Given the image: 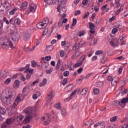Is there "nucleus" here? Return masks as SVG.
<instances>
[{
  "label": "nucleus",
  "instance_id": "f257e3e1",
  "mask_svg": "<svg viewBox=\"0 0 128 128\" xmlns=\"http://www.w3.org/2000/svg\"><path fill=\"white\" fill-rule=\"evenodd\" d=\"M16 96V94L14 91L4 90L2 93L0 100L5 104H10L14 100Z\"/></svg>",
  "mask_w": 128,
  "mask_h": 128
},
{
  "label": "nucleus",
  "instance_id": "f03ea898",
  "mask_svg": "<svg viewBox=\"0 0 128 128\" xmlns=\"http://www.w3.org/2000/svg\"><path fill=\"white\" fill-rule=\"evenodd\" d=\"M24 112L27 116H26L23 120V124H28L31 120L34 118V112H36V107H28L26 108Z\"/></svg>",
  "mask_w": 128,
  "mask_h": 128
},
{
  "label": "nucleus",
  "instance_id": "7ed1b4c3",
  "mask_svg": "<svg viewBox=\"0 0 128 128\" xmlns=\"http://www.w3.org/2000/svg\"><path fill=\"white\" fill-rule=\"evenodd\" d=\"M54 120V116L50 114H48L46 118L44 116L41 117L40 122L42 124H44V126H48V124H50V120Z\"/></svg>",
  "mask_w": 128,
  "mask_h": 128
},
{
  "label": "nucleus",
  "instance_id": "20e7f679",
  "mask_svg": "<svg viewBox=\"0 0 128 128\" xmlns=\"http://www.w3.org/2000/svg\"><path fill=\"white\" fill-rule=\"evenodd\" d=\"M14 122V118L11 116L9 118H8L4 123L2 124L1 126V128H8L12 124V122Z\"/></svg>",
  "mask_w": 128,
  "mask_h": 128
},
{
  "label": "nucleus",
  "instance_id": "39448f33",
  "mask_svg": "<svg viewBox=\"0 0 128 128\" xmlns=\"http://www.w3.org/2000/svg\"><path fill=\"white\" fill-rule=\"evenodd\" d=\"M21 102L22 99H20V94L16 97V98L15 100L13 103V105L12 106V110H14V112H16V106L18 104Z\"/></svg>",
  "mask_w": 128,
  "mask_h": 128
},
{
  "label": "nucleus",
  "instance_id": "423d86ee",
  "mask_svg": "<svg viewBox=\"0 0 128 128\" xmlns=\"http://www.w3.org/2000/svg\"><path fill=\"white\" fill-rule=\"evenodd\" d=\"M2 46H10V48H14V44L12 41L10 40V39L6 38H5L2 44Z\"/></svg>",
  "mask_w": 128,
  "mask_h": 128
},
{
  "label": "nucleus",
  "instance_id": "0eeeda50",
  "mask_svg": "<svg viewBox=\"0 0 128 128\" xmlns=\"http://www.w3.org/2000/svg\"><path fill=\"white\" fill-rule=\"evenodd\" d=\"M36 8H38V6L35 4H30L28 10H27L28 14H30V12H36Z\"/></svg>",
  "mask_w": 128,
  "mask_h": 128
},
{
  "label": "nucleus",
  "instance_id": "6e6552de",
  "mask_svg": "<svg viewBox=\"0 0 128 128\" xmlns=\"http://www.w3.org/2000/svg\"><path fill=\"white\" fill-rule=\"evenodd\" d=\"M84 58H86L85 55H84L82 56H81L79 60L80 62H78L75 64V68H79V66H80L84 64Z\"/></svg>",
  "mask_w": 128,
  "mask_h": 128
},
{
  "label": "nucleus",
  "instance_id": "1a4fd4ad",
  "mask_svg": "<svg viewBox=\"0 0 128 128\" xmlns=\"http://www.w3.org/2000/svg\"><path fill=\"white\" fill-rule=\"evenodd\" d=\"M28 94H30V88H28V86H26L22 90V96H26Z\"/></svg>",
  "mask_w": 128,
  "mask_h": 128
},
{
  "label": "nucleus",
  "instance_id": "9d476101",
  "mask_svg": "<svg viewBox=\"0 0 128 128\" xmlns=\"http://www.w3.org/2000/svg\"><path fill=\"white\" fill-rule=\"evenodd\" d=\"M46 26L44 23L42 21L36 24V27L38 28H39V30H42V28H44Z\"/></svg>",
  "mask_w": 128,
  "mask_h": 128
},
{
  "label": "nucleus",
  "instance_id": "9b49d317",
  "mask_svg": "<svg viewBox=\"0 0 128 128\" xmlns=\"http://www.w3.org/2000/svg\"><path fill=\"white\" fill-rule=\"evenodd\" d=\"M89 26L90 28V32L91 34H94L96 32V31L94 30V29L96 28V26H94V23L92 22H89Z\"/></svg>",
  "mask_w": 128,
  "mask_h": 128
},
{
  "label": "nucleus",
  "instance_id": "f8f14e48",
  "mask_svg": "<svg viewBox=\"0 0 128 128\" xmlns=\"http://www.w3.org/2000/svg\"><path fill=\"white\" fill-rule=\"evenodd\" d=\"M54 96H56V94H54V90H51L49 92V94H48V98L50 100H52V98H54Z\"/></svg>",
  "mask_w": 128,
  "mask_h": 128
},
{
  "label": "nucleus",
  "instance_id": "ddd939ff",
  "mask_svg": "<svg viewBox=\"0 0 128 128\" xmlns=\"http://www.w3.org/2000/svg\"><path fill=\"white\" fill-rule=\"evenodd\" d=\"M120 80V79L118 78V77H114L112 78V82H111L112 86H116L118 84V81Z\"/></svg>",
  "mask_w": 128,
  "mask_h": 128
},
{
  "label": "nucleus",
  "instance_id": "4468645a",
  "mask_svg": "<svg viewBox=\"0 0 128 128\" xmlns=\"http://www.w3.org/2000/svg\"><path fill=\"white\" fill-rule=\"evenodd\" d=\"M62 11L63 12V14L62 12V11L60 12V16H61V19L64 20V18L66 17V14H64V12H66V8H62Z\"/></svg>",
  "mask_w": 128,
  "mask_h": 128
},
{
  "label": "nucleus",
  "instance_id": "2eb2a0df",
  "mask_svg": "<svg viewBox=\"0 0 128 128\" xmlns=\"http://www.w3.org/2000/svg\"><path fill=\"white\" fill-rule=\"evenodd\" d=\"M12 40H14V42H17V40H18V34L15 33V34H12Z\"/></svg>",
  "mask_w": 128,
  "mask_h": 128
},
{
  "label": "nucleus",
  "instance_id": "dca6fc26",
  "mask_svg": "<svg viewBox=\"0 0 128 128\" xmlns=\"http://www.w3.org/2000/svg\"><path fill=\"white\" fill-rule=\"evenodd\" d=\"M0 74L2 78H6L8 76V71L6 70H4V72L2 71Z\"/></svg>",
  "mask_w": 128,
  "mask_h": 128
},
{
  "label": "nucleus",
  "instance_id": "f3484780",
  "mask_svg": "<svg viewBox=\"0 0 128 128\" xmlns=\"http://www.w3.org/2000/svg\"><path fill=\"white\" fill-rule=\"evenodd\" d=\"M20 88V80H15L14 84V88L16 90V88Z\"/></svg>",
  "mask_w": 128,
  "mask_h": 128
},
{
  "label": "nucleus",
  "instance_id": "a211bd4d",
  "mask_svg": "<svg viewBox=\"0 0 128 128\" xmlns=\"http://www.w3.org/2000/svg\"><path fill=\"white\" fill-rule=\"evenodd\" d=\"M28 3L26 2H23L20 6L21 10H26V8H28Z\"/></svg>",
  "mask_w": 128,
  "mask_h": 128
},
{
  "label": "nucleus",
  "instance_id": "6ab92c4d",
  "mask_svg": "<svg viewBox=\"0 0 128 128\" xmlns=\"http://www.w3.org/2000/svg\"><path fill=\"white\" fill-rule=\"evenodd\" d=\"M26 69L24 71V72H30V74H32L34 72V69H30V64H27L26 65Z\"/></svg>",
  "mask_w": 128,
  "mask_h": 128
},
{
  "label": "nucleus",
  "instance_id": "aec40b11",
  "mask_svg": "<svg viewBox=\"0 0 128 128\" xmlns=\"http://www.w3.org/2000/svg\"><path fill=\"white\" fill-rule=\"evenodd\" d=\"M42 63V65H38V68H40V67L42 68H48V66H46V64H48V62H42V60L40 62Z\"/></svg>",
  "mask_w": 128,
  "mask_h": 128
},
{
  "label": "nucleus",
  "instance_id": "412c9836",
  "mask_svg": "<svg viewBox=\"0 0 128 128\" xmlns=\"http://www.w3.org/2000/svg\"><path fill=\"white\" fill-rule=\"evenodd\" d=\"M52 58V56H46L44 58H42V62L43 61V62H44V60H46V62H48Z\"/></svg>",
  "mask_w": 128,
  "mask_h": 128
},
{
  "label": "nucleus",
  "instance_id": "4be33fe9",
  "mask_svg": "<svg viewBox=\"0 0 128 128\" xmlns=\"http://www.w3.org/2000/svg\"><path fill=\"white\" fill-rule=\"evenodd\" d=\"M88 88H83L82 91L80 92V94H82V96H86V94H88Z\"/></svg>",
  "mask_w": 128,
  "mask_h": 128
},
{
  "label": "nucleus",
  "instance_id": "5701e85b",
  "mask_svg": "<svg viewBox=\"0 0 128 128\" xmlns=\"http://www.w3.org/2000/svg\"><path fill=\"white\" fill-rule=\"evenodd\" d=\"M0 113L1 114H6V110L4 107L0 106Z\"/></svg>",
  "mask_w": 128,
  "mask_h": 128
},
{
  "label": "nucleus",
  "instance_id": "b1692460",
  "mask_svg": "<svg viewBox=\"0 0 128 128\" xmlns=\"http://www.w3.org/2000/svg\"><path fill=\"white\" fill-rule=\"evenodd\" d=\"M45 2H46L47 4H56V2L54 0H44Z\"/></svg>",
  "mask_w": 128,
  "mask_h": 128
},
{
  "label": "nucleus",
  "instance_id": "393cba45",
  "mask_svg": "<svg viewBox=\"0 0 128 128\" xmlns=\"http://www.w3.org/2000/svg\"><path fill=\"white\" fill-rule=\"evenodd\" d=\"M124 4H122L120 7V8L118 9L117 12H116V16H118V14H120V12H122V10H124Z\"/></svg>",
  "mask_w": 128,
  "mask_h": 128
},
{
  "label": "nucleus",
  "instance_id": "a878e982",
  "mask_svg": "<svg viewBox=\"0 0 128 128\" xmlns=\"http://www.w3.org/2000/svg\"><path fill=\"white\" fill-rule=\"evenodd\" d=\"M100 4L98 2L96 5L94 6L95 12H98V10H100Z\"/></svg>",
  "mask_w": 128,
  "mask_h": 128
},
{
  "label": "nucleus",
  "instance_id": "bb28decb",
  "mask_svg": "<svg viewBox=\"0 0 128 128\" xmlns=\"http://www.w3.org/2000/svg\"><path fill=\"white\" fill-rule=\"evenodd\" d=\"M72 88H74V84H70L66 87V89L68 92H70Z\"/></svg>",
  "mask_w": 128,
  "mask_h": 128
},
{
  "label": "nucleus",
  "instance_id": "cd10ccee",
  "mask_svg": "<svg viewBox=\"0 0 128 128\" xmlns=\"http://www.w3.org/2000/svg\"><path fill=\"white\" fill-rule=\"evenodd\" d=\"M4 8L6 10H10L12 8V6L10 5L8 3L4 4Z\"/></svg>",
  "mask_w": 128,
  "mask_h": 128
},
{
  "label": "nucleus",
  "instance_id": "c85d7f7f",
  "mask_svg": "<svg viewBox=\"0 0 128 128\" xmlns=\"http://www.w3.org/2000/svg\"><path fill=\"white\" fill-rule=\"evenodd\" d=\"M42 22L46 26H48V24L50 22V19L48 18H46Z\"/></svg>",
  "mask_w": 128,
  "mask_h": 128
},
{
  "label": "nucleus",
  "instance_id": "c756f323",
  "mask_svg": "<svg viewBox=\"0 0 128 128\" xmlns=\"http://www.w3.org/2000/svg\"><path fill=\"white\" fill-rule=\"evenodd\" d=\"M54 108H57V110H61L62 109V106H60V102L56 103L54 105Z\"/></svg>",
  "mask_w": 128,
  "mask_h": 128
},
{
  "label": "nucleus",
  "instance_id": "7c9ffc66",
  "mask_svg": "<svg viewBox=\"0 0 128 128\" xmlns=\"http://www.w3.org/2000/svg\"><path fill=\"white\" fill-rule=\"evenodd\" d=\"M46 48L48 52H52V50H54V46L52 45L47 46Z\"/></svg>",
  "mask_w": 128,
  "mask_h": 128
},
{
  "label": "nucleus",
  "instance_id": "2f4dec72",
  "mask_svg": "<svg viewBox=\"0 0 128 128\" xmlns=\"http://www.w3.org/2000/svg\"><path fill=\"white\" fill-rule=\"evenodd\" d=\"M96 86L97 88H102V86H104V83H102V82H98L96 84Z\"/></svg>",
  "mask_w": 128,
  "mask_h": 128
},
{
  "label": "nucleus",
  "instance_id": "473e14b6",
  "mask_svg": "<svg viewBox=\"0 0 128 128\" xmlns=\"http://www.w3.org/2000/svg\"><path fill=\"white\" fill-rule=\"evenodd\" d=\"M14 22L15 24H18V26H20V18H16L14 20Z\"/></svg>",
  "mask_w": 128,
  "mask_h": 128
},
{
  "label": "nucleus",
  "instance_id": "72a5a7b5",
  "mask_svg": "<svg viewBox=\"0 0 128 128\" xmlns=\"http://www.w3.org/2000/svg\"><path fill=\"white\" fill-rule=\"evenodd\" d=\"M24 118V115L18 116L17 117V120L18 122H22Z\"/></svg>",
  "mask_w": 128,
  "mask_h": 128
},
{
  "label": "nucleus",
  "instance_id": "f704fd0d",
  "mask_svg": "<svg viewBox=\"0 0 128 128\" xmlns=\"http://www.w3.org/2000/svg\"><path fill=\"white\" fill-rule=\"evenodd\" d=\"M16 10H18V9L16 8H14L10 12V14L11 16H14V14H16Z\"/></svg>",
  "mask_w": 128,
  "mask_h": 128
},
{
  "label": "nucleus",
  "instance_id": "c9c22d12",
  "mask_svg": "<svg viewBox=\"0 0 128 128\" xmlns=\"http://www.w3.org/2000/svg\"><path fill=\"white\" fill-rule=\"evenodd\" d=\"M60 62H62V60H58L56 66V70H58L60 68Z\"/></svg>",
  "mask_w": 128,
  "mask_h": 128
},
{
  "label": "nucleus",
  "instance_id": "e433bc0d",
  "mask_svg": "<svg viewBox=\"0 0 128 128\" xmlns=\"http://www.w3.org/2000/svg\"><path fill=\"white\" fill-rule=\"evenodd\" d=\"M61 114L62 116H66V114H67L66 110L64 108H62L61 110Z\"/></svg>",
  "mask_w": 128,
  "mask_h": 128
},
{
  "label": "nucleus",
  "instance_id": "4c0bfd02",
  "mask_svg": "<svg viewBox=\"0 0 128 128\" xmlns=\"http://www.w3.org/2000/svg\"><path fill=\"white\" fill-rule=\"evenodd\" d=\"M93 91L95 94H100V90L98 88H94Z\"/></svg>",
  "mask_w": 128,
  "mask_h": 128
},
{
  "label": "nucleus",
  "instance_id": "58836bf2",
  "mask_svg": "<svg viewBox=\"0 0 128 128\" xmlns=\"http://www.w3.org/2000/svg\"><path fill=\"white\" fill-rule=\"evenodd\" d=\"M118 128V125L116 124H110L108 126V128Z\"/></svg>",
  "mask_w": 128,
  "mask_h": 128
},
{
  "label": "nucleus",
  "instance_id": "ea45409f",
  "mask_svg": "<svg viewBox=\"0 0 128 128\" xmlns=\"http://www.w3.org/2000/svg\"><path fill=\"white\" fill-rule=\"evenodd\" d=\"M118 116H113L112 118L110 119V122H116V120H118Z\"/></svg>",
  "mask_w": 128,
  "mask_h": 128
},
{
  "label": "nucleus",
  "instance_id": "a19ab883",
  "mask_svg": "<svg viewBox=\"0 0 128 128\" xmlns=\"http://www.w3.org/2000/svg\"><path fill=\"white\" fill-rule=\"evenodd\" d=\"M122 104H126V102H128V97L123 98L122 100Z\"/></svg>",
  "mask_w": 128,
  "mask_h": 128
},
{
  "label": "nucleus",
  "instance_id": "79ce46f5",
  "mask_svg": "<svg viewBox=\"0 0 128 128\" xmlns=\"http://www.w3.org/2000/svg\"><path fill=\"white\" fill-rule=\"evenodd\" d=\"M31 64L33 68H36V66H38V62H36L34 60L32 61Z\"/></svg>",
  "mask_w": 128,
  "mask_h": 128
},
{
  "label": "nucleus",
  "instance_id": "37998d69",
  "mask_svg": "<svg viewBox=\"0 0 128 128\" xmlns=\"http://www.w3.org/2000/svg\"><path fill=\"white\" fill-rule=\"evenodd\" d=\"M82 36H84V30L80 31L78 33V36L80 37Z\"/></svg>",
  "mask_w": 128,
  "mask_h": 128
},
{
  "label": "nucleus",
  "instance_id": "c03bdc74",
  "mask_svg": "<svg viewBox=\"0 0 128 128\" xmlns=\"http://www.w3.org/2000/svg\"><path fill=\"white\" fill-rule=\"evenodd\" d=\"M76 22H78V20L76 18H73L72 26H74L76 24Z\"/></svg>",
  "mask_w": 128,
  "mask_h": 128
},
{
  "label": "nucleus",
  "instance_id": "a18cd8bd",
  "mask_svg": "<svg viewBox=\"0 0 128 128\" xmlns=\"http://www.w3.org/2000/svg\"><path fill=\"white\" fill-rule=\"evenodd\" d=\"M75 53L76 54V55L77 57L78 58V56H80V54H82V51H80V50H78L77 52H76Z\"/></svg>",
  "mask_w": 128,
  "mask_h": 128
},
{
  "label": "nucleus",
  "instance_id": "49530a36",
  "mask_svg": "<svg viewBox=\"0 0 128 128\" xmlns=\"http://www.w3.org/2000/svg\"><path fill=\"white\" fill-rule=\"evenodd\" d=\"M52 68H50L49 70H46V74H52Z\"/></svg>",
  "mask_w": 128,
  "mask_h": 128
},
{
  "label": "nucleus",
  "instance_id": "de8ad7c7",
  "mask_svg": "<svg viewBox=\"0 0 128 128\" xmlns=\"http://www.w3.org/2000/svg\"><path fill=\"white\" fill-rule=\"evenodd\" d=\"M69 75H70V71L66 70V72H64V76L65 77L68 76Z\"/></svg>",
  "mask_w": 128,
  "mask_h": 128
},
{
  "label": "nucleus",
  "instance_id": "09e8293b",
  "mask_svg": "<svg viewBox=\"0 0 128 128\" xmlns=\"http://www.w3.org/2000/svg\"><path fill=\"white\" fill-rule=\"evenodd\" d=\"M80 45L79 43H76V46H73V48H76V50H78V48H80Z\"/></svg>",
  "mask_w": 128,
  "mask_h": 128
},
{
  "label": "nucleus",
  "instance_id": "8fccbe9b",
  "mask_svg": "<svg viewBox=\"0 0 128 128\" xmlns=\"http://www.w3.org/2000/svg\"><path fill=\"white\" fill-rule=\"evenodd\" d=\"M100 128H106V125L104 122H100Z\"/></svg>",
  "mask_w": 128,
  "mask_h": 128
},
{
  "label": "nucleus",
  "instance_id": "3c124183",
  "mask_svg": "<svg viewBox=\"0 0 128 128\" xmlns=\"http://www.w3.org/2000/svg\"><path fill=\"white\" fill-rule=\"evenodd\" d=\"M106 62H108V59L106 57H103L101 60V62H102V64H106Z\"/></svg>",
  "mask_w": 128,
  "mask_h": 128
},
{
  "label": "nucleus",
  "instance_id": "603ef678",
  "mask_svg": "<svg viewBox=\"0 0 128 128\" xmlns=\"http://www.w3.org/2000/svg\"><path fill=\"white\" fill-rule=\"evenodd\" d=\"M110 46H112L116 48V43H114V42L112 40L110 42Z\"/></svg>",
  "mask_w": 128,
  "mask_h": 128
},
{
  "label": "nucleus",
  "instance_id": "864d4df0",
  "mask_svg": "<svg viewBox=\"0 0 128 128\" xmlns=\"http://www.w3.org/2000/svg\"><path fill=\"white\" fill-rule=\"evenodd\" d=\"M48 28H45L43 32H42L43 36H46V34H48Z\"/></svg>",
  "mask_w": 128,
  "mask_h": 128
},
{
  "label": "nucleus",
  "instance_id": "5fc2aeb1",
  "mask_svg": "<svg viewBox=\"0 0 128 128\" xmlns=\"http://www.w3.org/2000/svg\"><path fill=\"white\" fill-rule=\"evenodd\" d=\"M86 44V42L84 40H82L79 42V44L80 46V48H82L83 46H84V44Z\"/></svg>",
  "mask_w": 128,
  "mask_h": 128
},
{
  "label": "nucleus",
  "instance_id": "6e6d98bb",
  "mask_svg": "<svg viewBox=\"0 0 128 128\" xmlns=\"http://www.w3.org/2000/svg\"><path fill=\"white\" fill-rule=\"evenodd\" d=\"M10 82H11L10 78H8L4 82V84H10Z\"/></svg>",
  "mask_w": 128,
  "mask_h": 128
},
{
  "label": "nucleus",
  "instance_id": "4d7b16f0",
  "mask_svg": "<svg viewBox=\"0 0 128 128\" xmlns=\"http://www.w3.org/2000/svg\"><path fill=\"white\" fill-rule=\"evenodd\" d=\"M63 22H62V20H60L58 22V28H62V24H63Z\"/></svg>",
  "mask_w": 128,
  "mask_h": 128
},
{
  "label": "nucleus",
  "instance_id": "13d9d810",
  "mask_svg": "<svg viewBox=\"0 0 128 128\" xmlns=\"http://www.w3.org/2000/svg\"><path fill=\"white\" fill-rule=\"evenodd\" d=\"M90 16V12H87L84 14V16L82 18L83 20H84V18H88V16Z\"/></svg>",
  "mask_w": 128,
  "mask_h": 128
},
{
  "label": "nucleus",
  "instance_id": "bf43d9fd",
  "mask_svg": "<svg viewBox=\"0 0 128 128\" xmlns=\"http://www.w3.org/2000/svg\"><path fill=\"white\" fill-rule=\"evenodd\" d=\"M24 38L25 40H30V36L28 35L24 34Z\"/></svg>",
  "mask_w": 128,
  "mask_h": 128
},
{
  "label": "nucleus",
  "instance_id": "052dcab7",
  "mask_svg": "<svg viewBox=\"0 0 128 128\" xmlns=\"http://www.w3.org/2000/svg\"><path fill=\"white\" fill-rule=\"evenodd\" d=\"M1 4H2L3 6H4V4H6L8 3V1L6 0H1Z\"/></svg>",
  "mask_w": 128,
  "mask_h": 128
},
{
  "label": "nucleus",
  "instance_id": "680f3d73",
  "mask_svg": "<svg viewBox=\"0 0 128 128\" xmlns=\"http://www.w3.org/2000/svg\"><path fill=\"white\" fill-rule=\"evenodd\" d=\"M118 30L117 29V28H114L112 30V34H114L118 32Z\"/></svg>",
  "mask_w": 128,
  "mask_h": 128
},
{
  "label": "nucleus",
  "instance_id": "e2e57ef3",
  "mask_svg": "<svg viewBox=\"0 0 128 128\" xmlns=\"http://www.w3.org/2000/svg\"><path fill=\"white\" fill-rule=\"evenodd\" d=\"M66 84H68V79L65 78L63 80V82L62 83V84H63L64 86H66Z\"/></svg>",
  "mask_w": 128,
  "mask_h": 128
},
{
  "label": "nucleus",
  "instance_id": "0e129e2a",
  "mask_svg": "<svg viewBox=\"0 0 128 128\" xmlns=\"http://www.w3.org/2000/svg\"><path fill=\"white\" fill-rule=\"evenodd\" d=\"M71 58H72V60H74L76 58H78V56H76V52H74L73 55L72 56Z\"/></svg>",
  "mask_w": 128,
  "mask_h": 128
},
{
  "label": "nucleus",
  "instance_id": "69168bd1",
  "mask_svg": "<svg viewBox=\"0 0 128 128\" xmlns=\"http://www.w3.org/2000/svg\"><path fill=\"white\" fill-rule=\"evenodd\" d=\"M77 92H78V89H76L74 91H73L70 94V96H75Z\"/></svg>",
  "mask_w": 128,
  "mask_h": 128
},
{
  "label": "nucleus",
  "instance_id": "338daca9",
  "mask_svg": "<svg viewBox=\"0 0 128 128\" xmlns=\"http://www.w3.org/2000/svg\"><path fill=\"white\" fill-rule=\"evenodd\" d=\"M24 50H25V52H30V48H28V46H24Z\"/></svg>",
  "mask_w": 128,
  "mask_h": 128
},
{
  "label": "nucleus",
  "instance_id": "774afa93",
  "mask_svg": "<svg viewBox=\"0 0 128 128\" xmlns=\"http://www.w3.org/2000/svg\"><path fill=\"white\" fill-rule=\"evenodd\" d=\"M116 18V16H112L110 19H109V22H113V20H114Z\"/></svg>",
  "mask_w": 128,
  "mask_h": 128
}]
</instances>
